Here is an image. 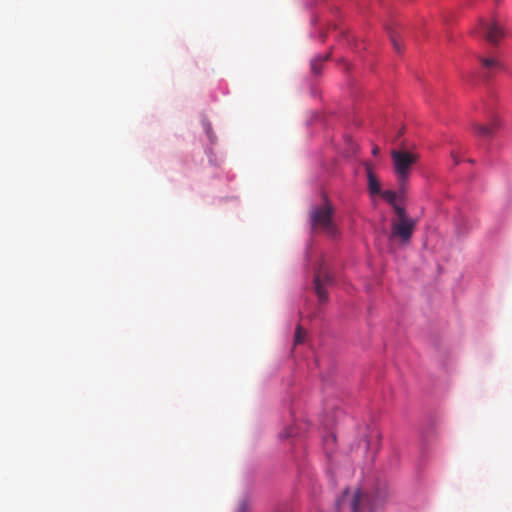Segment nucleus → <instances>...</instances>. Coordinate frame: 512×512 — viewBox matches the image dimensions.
Masks as SVG:
<instances>
[{
	"label": "nucleus",
	"mask_w": 512,
	"mask_h": 512,
	"mask_svg": "<svg viewBox=\"0 0 512 512\" xmlns=\"http://www.w3.org/2000/svg\"><path fill=\"white\" fill-rule=\"evenodd\" d=\"M418 158L417 154L405 149H393L391 151L393 171L396 175L400 192L405 191L412 167L418 161Z\"/></svg>",
	"instance_id": "f257e3e1"
},
{
	"label": "nucleus",
	"mask_w": 512,
	"mask_h": 512,
	"mask_svg": "<svg viewBox=\"0 0 512 512\" xmlns=\"http://www.w3.org/2000/svg\"><path fill=\"white\" fill-rule=\"evenodd\" d=\"M388 498L386 488H378L373 495H368L361 489H358L353 494L350 501V508L352 512H363L366 507L369 512H376L377 508L381 507Z\"/></svg>",
	"instance_id": "f03ea898"
},
{
	"label": "nucleus",
	"mask_w": 512,
	"mask_h": 512,
	"mask_svg": "<svg viewBox=\"0 0 512 512\" xmlns=\"http://www.w3.org/2000/svg\"><path fill=\"white\" fill-rule=\"evenodd\" d=\"M333 208L329 202L322 206L314 207L310 212V220L313 229H321L329 235H335L336 228L332 221Z\"/></svg>",
	"instance_id": "7ed1b4c3"
},
{
	"label": "nucleus",
	"mask_w": 512,
	"mask_h": 512,
	"mask_svg": "<svg viewBox=\"0 0 512 512\" xmlns=\"http://www.w3.org/2000/svg\"><path fill=\"white\" fill-rule=\"evenodd\" d=\"M416 225V219L391 221V232L389 239L391 241H399L403 245L408 244L413 236Z\"/></svg>",
	"instance_id": "20e7f679"
},
{
	"label": "nucleus",
	"mask_w": 512,
	"mask_h": 512,
	"mask_svg": "<svg viewBox=\"0 0 512 512\" xmlns=\"http://www.w3.org/2000/svg\"><path fill=\"white\" fill-rule=\"evenodd\" d=\"M332 282L333 279L329 271L321 265L314 275V288L321 304L328 301L326 288L330 286Z\"/></svg>",
	"instance_id": "39448f33"
},
{
	"label": "nucleus",
	"mask_w": 512,
	"mask_h": 512,
	"mask_svg": "<svg viewBox=\"0 0 512 512\" xmlns=\"http://www.w3.org/2000/svg\"><path fill=\"white\" fill-rule=\"evenodd\" d=\"M481 29L485 32L486 40L491 44H497L501 38L504 36V32L501 27L496 23H486L485 21H480Z\"/></svg>",
	"instance_id": "423d86ee"
},
{
	"label": "nucleus",
	"mask_w": 512,
	"mask_h": 512,
	"mask_svg": "<svg viewBox=\"0 0 512 512\" xmlns=\"http://www.w3.org/2000/svg\"><path fill=\"white\" fill-rule=\"evenodd\" d=\"M367 178H368V191L369 193L374 195H380L381 194V186L380 182L377 178V176L374 174L372 165L370 163L365 164Z\"/></svg>",
	"instance_id": "0eeeda50"
},
{
	"label": "nucleus",
	"mask_w": 512,
	"mask_h": 512,
	"mask_svg": "<svg viewBox=\"0 0 512 512\" xmlns=\"http://www.w3.org/2000/svg\"><path fill=\"white\" fill-rule=\"evenodd\" d=\"M496 127H497L496 123H492L490 125H480V124L474 125V129H475L476 133L480 137H483V138L493 137Z\"/></svg>",
	"instance_id": "6e6552de"
},
{
	"label": "nucleus",
	"mask_w": 512,
	"mask_h": 512,
	"mask_svg": "<svg viewBox=\"0 0 512 512\" xmlns=\"http://www.w3.org/2000/svg\"><path fill=\"white\" fill-rule=\"evenodd\" d=\"M329 58V54H325L323 56H317L311 61V69L315 75L321 73L322 63L325 62Z\"/></svg>",
	"instance_id": "1a4fd4ad"
},
{
	"label": "nucleus",
	"mask_w": 512,
	"mask_h": 512,
	"mask_svg": "<svg viewBox=\"0 0 512 512\" xmlns=\"http://www.w3.org/2000/svg\"><path fill=\"white\" fill-rule=\"evenodd\" d=\"M392 208L397 217L393 218L391 221H401V220L412 219L411 217H409L407 215L405 208L398 205L397 203L394 206H392Z\"/></svg>",
	"instance_id": "9d476101"
},
{
	"label": "nucleus",
	"mask_w": 512,
	"mask_h": 512,
	"mask_svg": "<svg viewBox=\"0 0 512 512\" xmlns=\"http://www.w3.org/2000/svg\"><path fill=\"white\" fill-rule=\"evenodd\" d=\"M482 65L488 69H495L500 67V63L495 58H480Z\"/></svg>",
	"instance_id": "9b49d317"
},
{
	"label": "nucleus",
	"mask_w": 512,
	"mask_h": 512,
	"mask_svg": "<svg viewBox=\"0 0 512 512\" xmlns=\"http://www.w3.org/2000/svg\"><path fill=\"white\" fill-rule=\"evenodd\" d=\"M382 197L391 205L394 206L396 204L397 194L394 191L386 190L381 192Z\"/></svg>",
	"instance_id": "f8f14e48"
},
{
	"label": "nucleus",
	"mask_w": 512,
	"mask_h": 512,
	"mask_svg": "<svg viewBox=\"0 0 512 512\" xmlns=\"http://www.w3.org/2000/svg\"><path fill=\"white\" fill-rule=\"evenodd\" d=\"M390 40L393 44L395 51L400 53L402 51V46L400 40L398 39V36L394 32H390Z\"/></svg>",
	"instance_id": "ddd939ff"
},
{
	"label": "nucleus",
	"mask_w": 512,
	"mask_h": 512,
	"mask_svg": "<svg viewBox=\"0 0 512 512\" xmlns=\"http://www.w3.org/2000/svg\"><path fill=\"white\" fill-rule=\"evenodd\" d=\"M305 334H306L305 330L301 326H297L296 332H295V339H294L295 344L302 343L304 340Z\"/></svg>",
	"instance_id": "4468645a"
},
{
	"label": "nucleus",
	"mask_w": 512,
	"mask_h": 512,
	"mask_svg": "<svg viewBox=\"0 0 512 512\" xmlns=\"http://www.w3.org/2000/svg\"><path fill=\"white\" fill-rule=\"evenodd\" d=\"M235 512H250V503L247 499H243Z\"/></svg>",
	"instance_id": "2eb2a0df"
},
{
	"label": "nucleus",
	"mask_w": 512,
	"mask_h": 512,
	"mask_svg": "<svg viewBox=\"0 0 512 512\" xmlns=\"http://www.w3.org/2000/svg\"><path fill=\"white\" fill-rule=\"evenodd\" d=\"M296 435V431H295V428L294 427H289L285 430L284 433H281V437L282 438H288V437H293Z\"/></svg>",
	"instance_id": "dca6fc26"
},
{
	"label": "nucleus",
	"mask_w": 512,
	"mask_h": 512,
	"mask_svg": "<svg viewBox=\"0 0 512 512\" xmlns=\"http://www.w3.org/2000/svg\"><path fill=\"white\" fill-rule=\"evenodd\" d=\"M451 157L453 158L454 163L456 165L460 163V157H459V155L456 152L452 151L451 152Z\"/></svg>",
	"instance_id": "f3484780"
},
{
	"label": "nucleus",
	"mask_w": 512,
	"mask_h": 512,
	"mask_svg": "<svg viewBox=\"0 0 512 512\" xmlns=\"http://www.w3.org/2000/svg\"><path fill=\"white\" fill-rule=\"evenodd\" d=\"M347 495H348V489H346V490L344 491L342 499H340V500H338V501H337V506H338V507L342 504V502L344 501V499L346 498V496H347Z\"/></svg>",
	"instance_id": "a211bd4d"
},
{
	"label": "nucleus",
	"mask_w": 512,
	"mask_h": 512,
	"mask_svg": "<svg viewBox=\"0 0 512 512\" xmlns=\"http://www.w3.org/2000/svg\"><path fill=\"white\" fill-rule=\"evenodd\" d=\"M379 151H380V150H379V147H378V146H375V147L373 148V150H372V153H373V155H375V156H376V155H378Z\"/></svg>",
	"instance_id": "6ab92c4d"
},
{
	"label": "nucleus",
	"mask_w": 512,
	"mask_h": 512,
	"mask_svg": "<svg viewBox=\"0 0 512 512\" xmlns=\"http://www.w3.org/2000/svg\"><path fill=\"white\" fill-rule=\"evenodd\" d=\"M496 2H498L499 0H495Z\"/></svg>",
	"instance_id": "aec40b11"
}]
</instances>
